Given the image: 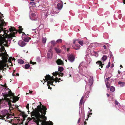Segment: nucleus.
<instances>
[{
	"label": "nucleus",
	"mask_w": 125,
	"mask_h": 125,
	"mask_svg": "<svg viewBox=\"0 0 125 125\" xmlns=\"http://www.w3.org/2000/svg\"><path fill=\"white\" fill-rule=\"evenodd\" d=\"M3 14L0 12V36L2 35L3 36L6 35V37L3 40L1 43L3 44L5 46H9L11 40L15 36V33H17V30L14 27H11L9 30H6V29L4 28L3 26L6 25V23L3 18Z\"/></svg>",
	"instance_id": "nucleus-1"
},
{
	"label": "nucleus",
	"mask_w": 125,
	"mask_h": 125,
	"mask_svg": "<svg viewBox=\"0 0 125 125\" xmlns=\"http://www.w3.org/2000/svg\"><path fill=\"white\" fill-rule=\"evenodd\" d=\"M43 114L45 115L43 113H40L38 112H31V116L34 117L28 118L27 120L28 122H30L32 124L40 123V124L42 125H53L52 122H47L45 121L46 117Z\"/></svg>",
	"instance_id": "nucleus-2"
},
{
	"label": "nucleus",
	"mask_w": 125,
	"mask_h": 125,
	"mask_svg": "<svg viewBox=\"0 0 125 125\" xmlns=\"http://www.w3.org/2000/svg\"><path fill=\"white\" fill-rule=\"evenodd\" d=\"M3 96L6 98L5 99L3 100L2 102V106L4 107H9L10 108L13 109V107L10 103L11 102L15 103L19 99V97L14 96L13 94L12 93H10L9 94L4 93Z\"/></svg>",
	"instance_id": "nucleus-3"
},
{
	"label": "nucleus",
	"mask_w": 125,
	"mask_h": 125,
	"mask_svg": "<svg viewBox=\"0 0 125 125\" xmlns=\"http://www.w3.org/2000/svg\"><path fill=\"white\" fill-rule=\"evenodd\" d=\"M84 81L86 82V85L85 86V92L87 94H89L90 91V87L93 84V77L89 76L87 77L86 76L83 77Z\"/></svg>",
	"instance_id": "nucleus-4"
},
{
	"label": "nucleus",
	"mask_w": 125,
	"mask_h": 125,
	"mask_svg": "<svg viewBox=\"0 0 125 125\" xmlns=\"http://www.w3.org/2000/svg\"><path fill=\"white\" fill-rule=\"evenodd\" d=\"M45 79L47 82V84L48 86V88L49 89L51 88L49 85L50 84H51V85H52L54 86L55 85L53 84V83L54 81H55V83H56L57 82L58 80V81H60L61 80L60 78H59L58 79V77H56L55 78V79L53 77L50 76L49 75H46V76H45Z\"/></svg>",
	"instance_id": "nucleus-5"
},
{
	"label": "nucleus",
	"mask_w": 125,
	"mask_h": 125,
	"mask_svg": "<svg viewBox=\"0 0 125 125\" xmlns=\"http://www.w3.org/2000/svg\"><path fill=\"white\" fill-rule=\"evenodd\" d=\"M82 67L83 69H86L89 67V64L86 62H83L80 64L78 67L79 71V73L85 76L84 74L82 73L83 70Z\"/></svg>",
	"instance_id": "nucleus-6"
},
{
	"label": "nucleus",
	"mask_w": 125,
	"mask_h": 125,
	"mask_svg": "<svg viewBox=\"0 0 125 125\" xmlns=\"http://www.w3.org/2000/svg\"><path fill=\"white\" fill-rule=\"evenodd\" d=\"M40 105H38L37 106V108L38 110L37 111H34L33 112H37L38 113H43L44 115H45L46 114V110H47L46 108L42 105H42L41 103H40Z\"/></svg>",
	"instance_id": "nucleus-7"
},
{
	"label": "nucleus",
	"mask_w": 125,
	"mask_h": 125,
	"mask_svg": "<svg viewBox=\"0 0 125 125\" xmlns=\"http://www.w3.org/2000/svg\"><path fill=\"white\" fill-rule=\"evenodd\" d=\"M42 10V16H44V17L45 18L50 14V12H48V10L47 7L43 8Z\"/></svg>",
	"instance_id": "nucleus-8"
},
{
	"label": "nucleus",
	"mask_w": 125,
	"mask_h": 125,
	"mask_svg": "<svg viewBox=\"0 0 125 125\" xmlns=\"http://www.w3.org/2000/svg\"><path fill=\"white\" fill-rule=\"evenodd\" d=\"M86 52L87 54H90L92 55H94L96 57L98 56V54L96 52L92 51L89 48H88L86 50Z\"/></svg>",
	"instance_id": "nucleus-9"
},
{
	"label": "nucleus",
	"mask_w": 125,
	"mask_h": 125,
	"mask_svg": "<svg viewBox=\"0 0 125 125\" xmlns=\"http://www.w3.org/2000/svg\"><path fill=\"white\" fill-rule=\"evenodd\" d=\"M8 113V111L6 109L2 110L1 112L0 117L3 118L7 115Z\"/></svg>",
	"instance_id": "nucleus-10"
},
{
	"label": "nucleus",
	"mask_w": 125,
	"mask_h": 125,
	"mask_svg": "<svg viewBox=\"0 0 125 125\" xmlns=\"http://www.w3.org/2000/svg\"><path fill=\"white\" fill-rule=\"evenodd\" d=\"M115 104L117 105V106H116V108H117L119 110L120 109H122L123 110H124V109H125V106H122L121 105L119 106L120 105V104L119 103V102L117 101L116 100H115Z\"/></svg>",
	"instance_id": "nucleus-11"
},
{
	"label": "nucleus",
	"mask_w": 125,
	"mask_h": 125,
	"mask_svg": "<svg viewBox=\"0 0 125 125\" xmlns=\"http://www.w3.org/2000/svg\"><path fill=\"white\" fill-rule=\"evenodd\" d=\"M68 59L70 61L72 62L74 61L75 58L74 56L72 54H69L68 55Z\"/></svg>",
	"instance_id": "nucleus-12"
},
{
	"label": "nucleus",
	"mask_w": 125,
	"mask_h": 125,
	"mask_svg": "<svg viewBox=\"0 0 125 125\" xmlns=\"http://www.w3.org/2000/svg\"><path fill=\"white\" fill-rule=\"evenodd\" d=\"M53 55L52 53V50L51 49L49 50L47 53V56L48 58L49 59H51L52 58Z\"/></svg>",
	"instance_id": "nucleus-13"
},
{
	"label": "nucleus",
	"mask_w": 125,
	"mask_h": 125,
	"mask_svg": "<svg viewBox=\"0 0 125 125\" xmlns=\"http://www.w3.org/2000/svg\"><path fill=\"white\" fill-rule=\"evenodd\" d=\"M1 88L2 90L4 91L8 89V88L6 85V83L4 85H1V86L0 85V89Z\"/></svg>",
	"instance_id": "nucleus-14"
},
{
	"label": "nucleus",
	"mask_w": 125,
	"mask_h": 125,
	"mask_svg": "<svg viewBox=\"0 0 125 125\" xmlns=\"http://www.w3.org/2000/svg\"><path fill=\"white\" fill-rule=\"evenodd\" d=\"M85 59L86 62L89 64L91 62L92 60L91 58L88 56L86 55V57L85 58Z\"/></svg>",
	"instance_id": "nucleus-15"
},
{
	"label": "nucleus",
	"mask_w": 125,
	"mask_h": 125,
	"mask_svg": "<svg viewBox=\"0 0 125 125\" xmlns=\"http://www.w3.org/2000/svg\"><path fill=\"white\" fill-rule=\"evenodd\" d=\"M26 43L22 41H20L18 42V45L21 47H23L25 46Z\"/></svg>",
	"instance_id": "nucleus-16"
},
{
	"label": "nucleus",
	"mask_w": 125,
	"mask_h": 125,
	"mask_svg": "<svg viewBox=\"0 0 125 125\" xmlns=\"http://www.w3.org/2000/svg\"><path fill=\"white\" fill-rule=\"evenodd\" d=\"M77 41L79 44L82 46L83 45V41H79L78 39H75L73 40V43L74 44Z\"/></svg>",
	"instance_id": "nucleus-17"
},
{
	"label": "nucleus",
	"mask_w": 125,
	"mask_h": 125,
	"mask_svg": "<svg viewBox=\"0 0 125 125\" xmlns=\"http://www.w3.org/2000/svg\"><path fill=\"white\" fill-rule=\"evenodd\" d=\"M61 3H59L57 5V7L58 10H61L63 6V2L61 1Z\"/></svg>",
	"instance_id": "nucleus-18"
},
{
	"label": "nucleus",
	"mask_w": 125,
	"mask_h": 125,
	"mask_svg": "<svg viewBox=\"0 0 125 125\" xmlns=\"http://www.w3.org/2000/svg\"><path fill=\"white\" fill-rule=\"evenodd\" d=\"M72 47L74 49L77 50L80 49V46L78 44H76L75 45H73Z\"/></svg>",
	"instance_id": "nucleus-19"
},
{
	"label": "nucleus",
	"mask_w": 125,
	"mask_h": 125,
	"mask_svg": "<svg viewBox=\"0 0 125 125\" xmlns=\"http://www.w3.org/2000/svg\"><path fill=\"white\" fill-rule=\"evenodd\" d=\"M58 65H62L63 64V61L60 59H58L56 61Z\"/></svg>",
	"instance_id": "nucleus-20"
},
{
	"label": "nucleus",
	"mask_w": 125,
	"mask_h": 125,
	"mask_svg": "<svg viewBox=\"0 0 125 125\" xmlns=\"http://www.w3.org/2000/svg\"><path fill=\"white\" fill-rule=\"evenodd\" d=\"M99 44V43H98L97 42L94 43H91L90 44L89 47H88L90 49V47H96L97 46V45Z\"/></svg>",
	"instance_id": "nucleus-21"
},
{
	"label": "nucleus",
	"mask_w": 125,
	"mask_h": 125,
	"mask_svg": "<svg viewBox=\"0 0 125 125\" xmlns=\"http://www.w3.org/2000/svg\"><path fill=\"white\" fill-rule=\"evenodd\" d=\"M3 50L4 52L3 53H2L1 54V56L3 57H5V56L7 55V52L5 50L4 48V47L3 49Z\"/></svg>",
	"instance_id": "nucleus-22"
},
{
	"label": "nucleus",
	"mask_w": 125,
	"mask_h": 125,
	"mask_svg": "<svg viewBox=\"0 0 125 125\" xmlns=\"http://www.w3.org/2000/svg\"><path fill=\"white\" fill-rule=\"evenodd\" d=\"M96 63L99 65V66H101V68H102L103 65H104V64H103L100 61H98L96 62Z\"/></svg>",
	"instance_id": "nucleus-23"
},
{
	"label": "nucleus",
	"mask_w": 125,
	"mask_h": 125,
	"mask_svg": "<svg viewBox=\"0 0 125 125\" xmlns=\"http://www.w3.org/2000/svg\"><path fill=\"white\" fill-rule=\"evenodd\" d=\"M53 74L54 76L57 75L58 74V76H62L63 75V74L62 73H60L58 72H55L54 73H53Z\"/></svg>",
	"instance_id": "nucleus-24"
},
{
	"label": "nucleus",
	"mask_w": 125,
	"mask_h": 125,
	"mask_svg": "<svg viewBox=\"0 0 125 125\" xmlns=\"http://www.w3.org/2000/svg\"><path fill=\"white\" fill-rule=\"evenodd\" d=\"M22 37L24 41L26 42H28L29 41V40L31 39L30 38L27 37H26V38H24L23 39V36H22Z\"/></svg>",
	"instance_id": "nucleus-25"
},
{
	"label": "nucleus",
	"mask_w": 125,
	"mask_h": 125,
	"mask_svg": "<svg viewBox=\"0 0 125 125\" xmlns=\"http://www.w3.org/2000/svg\"><path fill=\"white\" fill-rule=\"evenodd\" d=\"M119 84L120 85L121 87H123L125 85V83L124 82H122L121 81H119L118 82Z\"/></svg>",
	"instance_id": "nucleus-26"
},
{
	"label": "nucleus",
	"mask_w": 125,
	"mask_h": 125,
	"mask_svg": "<svg viewBox=\"0 0 125 125\" xmlns=\"http://www.w3.org/2000/svg\"><path fill=\"white\" fill-rule=\"evenodd\" d=\"M83 96H82L80 100V105H82V104L84 103V101L83 100Z\"/></svg>",
	"instance_id": "nucleus-27"
},
{
	"label": "nucleus",
	"mask_w": 125,
	"mask_h": 125,
	"mask_svg": "<svg viewBox=\"0 0 125 125\" xmlns=\"http://www.w3.org/2000/svg\"><path fill=\"white\" fill-rule=\"evenodd\" d=\"M115 90V89L114 87L113 86H111L110 87V91L111 92H114Z\"/></svg>",
	"instance_id": "nucleus-28"
},
{
	"label": "nucleus",
	"mask_w": 125,
	"mask_h": 125,
	"mask_svg": "<svg viewBox=\"0 0 125 125\" xmlns=\"http://www.w3.org/2000/svg\"><path fill=\"white\" fill-rule=\"evenodd\" d=\"M18 62L20 64H22L23 63L24 61L21 59H20L18 60Z\"/></svg>",
	"instance_id": "nucleus-29"
},
{
	"label": "nucleus",
	"mask_w": 125,
	"mask_h": 125,
	"mask_svg": "<svg viewBox=\"0 0 125 125\" xmlns=\"http://www.w3.org/2000/svg\"><path fill=\"white\" fill-rule=\"evenodd\" d=\"M54 49L57 53H60V50L58 48H55Z\"/></svg>",
	"instance_id": "nucleus-30"
},
{
	"label": "nucleus",
	"mask_w": 125,
	"mask_h": 125,
	"mask_svg": "<svg viewBox=\"0 0 125 125\" xmlns=\"http://www.w3.org/2000/svg\"><path fill=\"white\" fill-rule=\"evenodd\" d=\"M30 67V65L29 64H27L25 65V68L26 69H28Z\"/></svg>",
	"instance_id": "nucleus-31"
},
{
	"label": "nucleus",
	"mask_w": 125,
	"mask_h": 125,
	"mask_svg": "<svg viewBox=\"0 0 125 125\" xmlns=\"http://www.w3.org/2000/svg\"><path fill=\"white\" fill-rule=\"evenodd\" d=\"M101 59L103 61H105L107 59V57L105 55H104L102 57Z\"/></svg>",
	"instance_id": "nucleus-32"
},
{
	"label": "nucleus",
	"mask_w": 125,
	"mask_h": 125,
	"mask_svg": "<svg viewBox=\"0 0 125 125\" xmlns=\"http://www.w3.org/2000/svg\"><path fill=\"white\" fill-rule=\"evenodd\" d=\"M46 37H43L42 38V42L43 43H46Z\"/></svg>",
	"instance_id": "nucleus-33"
},
{
	"label": "nucleus",
	"mask_w": 125,
	"mask_h": 125,
	"mask_svg": "<svg viewBox=\"0 0 125 125\" xmlns=\"http://www.w3.org/2000/svg\"><path fill=\"white\" fill-rule=\"evenodd\" d=\"M110 84L108 82H107L106 84V86L107 88H109L110 86Z\"/></svg>",
	"instance_id": "nucleus-34"
},
{
	"label": "nucleus",
	"mask_w": 125,
	"mask_h": 125,
	"mask_svg": "<svg viewBox=\"0 0 125 125\" xmlns=\"http://www.w3.org/2000/svg\"><path fill=\"white\" fill-rule=\"evenodd\" d=\"M51 44L52 45L54 46L55 45L56 43V42L54 40L52 41L51 42Z\"/></svg>",
	"instance_id": "nucleus-35"
},
{
	"label": "nucleus",
	"mask_w": 125,
	"mask_h": 125,
	"mask_svg": "<svg viewBox=\"0 0 125 125\" xmlns=\"http://www.w3.org/2000/svg\"><path fill=\"white\" fill-rule=\"evenodd\" d=\"M63 69V68L62 67H60L58 68V70L61 72L62 71Z\"/></svg>",
	"instance_id": "nucleus-36"
},
{
	"label": "nucleus",
	"mask_w": 125,
	"mask_h": 125,
	"mask_svg": "<svg viewBox=\"0 0 125 125\" xmlns=\"http://www.w3.org/2000/svg\"><path fill=\"white\" fill-rule=\"evenodd\" d=\"M89 109H90V111H89L88 112L89 114L87 115L88 116V117H89L90 116H89L90 115H91L92 114V113H90V112H92V110L91 109H90V108H89Z\"/></svg>",
	"instance_id": "nucleus-37"
},
{
	"label": "nucleus",
	"mask_w": 125,
	"mask_h": 125,
	"mask_svg": "<svg viewBox=\"0 0 125 125\" xmlns=\"http://www.w3.org/2000/svg\"><path fill=\"white\" fill-rule=\"evenodd\" d=\"M62 42V40L61 39H59L56 41V42L58 43H61Z\"/></svg>",
	"instance_id": "nucleus-38"
},
{
	"label": "nucleus",
	"mask_w": 125,
	"mask_h": 125,
	"mask_svg": "<svg viewBox=\"0 0 125 125\" xmlns=\"http://www.w3.org/2000/svg\"><path fill=\"white\" fill-rule=\"evenodd\" d=\"M39 28L40 29H41L43 28V25L42 24H41L39 26Z\"/></svg>",
	"instance_id": "nucleus-39"
},
{
	"label": "nucleus",
	"mask_w": 125,
	"mask_h": 125,
	"mask_svg": "<svg viewBox=\"0 0 125 125\" xmlns=\"http://www.w3.org/2000/svg\"><path fill=\"white\" fill-rule=\"evenodd\" d=\"M110 64H111L110 62H109L108 63V65L106 66V68H108L110 66Z\"/></svg>",
	"instance_id": "nucleus-40"
},
{
	"label": "nucleus",
	"mask_w": 125,
	"mask_h": 125,
	"mask_svg": "<svg viewBox=\"0 0 125 125\" xmlns=\"http://www.w3.org/2000/svg\"><path fill=\"white\" fill-rule=\"evenodd\" d=\"M19 31L20 33H21L22 30V29L21 27V26H19Z\"/></svg>",
	"instance_id": "nucleus-41"
},
{
	"label": "nucleus",
	"mask_w": 125,
	"mask_h": 125,
	"mask_svg": "<svg viewBox=\"0 0 125 125\" xmlns=\"http://www.w3.org/2000/svg\"><path fill=\"white\" fill-rule=\"evenodd\" d=\"M112 76V75H111V76L110 77H108L107 78H106L105 79V82L106 81H108L109 80L110 78Z\"/></svg>",
	"instance_id": "nucleus-42"
},
{
	"label": "nucleus",
	"mask_w": 125,
	"mask_h": 125,
	"mask_svg": "<svg viewBox=\"0 0 125 125\" xmlns=\"http://www.w3.org/2000/svg\"><path fill=\"white\" fill-rule=\"evenodd\" d=\"M36 60L37 62H40L41 61L40 58L39 57H37L36 58Z\"/></svg>",
	"instance_id": "nucleus-43"
},
{
	"label": "nucleus",
	"mask_w": 125,
	"mask_h": 125,
	"mask_svg": "<svg viewBox=\"0 0 125 125\" xmlns=\"http://www.w3.org/2000/svg\"><path fill=\"white\" fill-rule=\"evenodd\" d=\"M12 116L11 115H7L6 118L8 119L9 118H11Z\"/></svg>",
	"instance_id": "nucleus-44"
},
{
	"label": "nucleus",
	"mask_w": 125,
	"mask_h": 125,
	"mask_svg": "<svg viewBox=\"0 0 125 125\" xmlns=\"http://www.w3.org/2000/svg\"><path fill=\"white\" fill-rule=\"evenodd\" d=\"M30 4H31V5L32 6H34L35 5V3L34 2H30Z\"/></svg>",
	"instance_id": "nucleus-45"
},
{
	"label": "nucleus",
	"mask_w": 125,
	"mask_h": 125,
	"mask_svg": "<svg viewBox=\"0 0 125 125\" xmlns=\"http://www.w3.org/2000/svg\"><path fill=\"white\" fill-rule=\"evenodd\" d=\"M29 104H27V105H26V108L28 109H29Z\"/></svg>",
	"instance_id": "nucleus-46"
},
{
	"label": "nucleus",
	"mask_w": 125,
	"mask_h": 125,
	"mask_svg": "<svg viewBox=\"0 0 125 125\" xmlns=\"http://www.w3.org/2000/svg\"><path fill=\"white\" fill-rule=\"evenodd\" d=\"M32 16L33 17H34L35 16V14L34 13H32L31 14Z\"/></svg>",
	"instance_id": "nucleus-47"
},
{
	"label": "nucleus",
	"mask_w": 125,
	"mask_h": 125,
	"mask_svg": "<svg viewBox=\"0 0 125 125\" xmlns=\"http://www.w3.org/2000/svg\"><path fill=\"white\" fill-rule=\"evenodd\" d=\"M53 12H54L53 13V12H52V13H53V14H57L58 13V12H56V11H55V12H54V11H53Z\"/></svg>",
	"instance_id": "nucleus-48"
},
{
	"label": "nucleus",
	"mask_w": 125,
	"mask_h": 125,
	"mask_svg": "<svg viewBox=\"0 0 125 125\" xmlns=\"http://www.w3.org/2000/svg\"><path fill=\"white\" fill-rule=\"evenodd\" d=\"M112 54V53H111L110 54V58H111L113 56Z\"/></svg>",
	"instance_id": "nucleus-49"
},
{
	"label": "nucleus",
	"mask_w": 125,
	"mask_h": 125,
	"mask_svg": "<svg viewBox=\"0 0 125 125\" xmlns=\"http://www.w3.org/2000/svg\"><path fill=\"white\" fill-rule=\"evenodd\" d=\"M89 94H87V93H86V94H87V95L86 96V97L87 98L89 96V95H88Z\"/></svg>",
	"instance_id": "nucleus-50"
},
{
	"label": "nucleus",
	"mask_w": 125,
	"mask_h": 125,
	"mask_svg": "<svg viewBox=\"0 0 125 125\" xmlns=\"http://www.w3.org/2000/svg\"><path fill=\"white\" fill-rule=\"evenodd\" d=\"M103 47L104 49H106V46L105 45H104L103 46Z\"/></svg>",
	"instance_id": "nucleus-51"
},
{
	"label": "nucleus",
	"mask_w": 125,
	"mask_h": 125,
	"mask_svg": "<svg viewBox=\"0 0 125 125\" xmlns=\"http://www.w3.org/2000/svg\"><path fill=\"white\" fill-rule=\"evenodd\" d=\"M50 21L51 22H52L53 21V19L52 18L50 19Z\"/></svg>",
	"instance_id": "nucleus-52"
},
{
	"label": "nucleus",
	"mask_w": 125,
	"mask_h": 125,
	"mask_svg": "<svg viewBox=\"0 0 125 125\" xmlns=\"http://www.w3.org/2000/svg\"><path fill=\"white\" fill-rule=\"evenodd\" d=\"M18 106L17 105H15V107L18 108Z\"/></svg>",
	"instance_id": "nucleus-53"
},
{
	"label": "nucleus",
	"mask_w": 125,
	"mask_h": 125,
	"mask_svg": "<svg viewBox=\"0 0 125 125\" xmlns=\"http://www.w3.org/2000/svg\"><path fill=\"white\" fill-rule=\"evenodd\" d=\"M114 66V64H112L111 66V67H113Z\"/></svg>",
	"instance_id": "nucleus-54"
},
{
	"label": "nucleus",
	"mask_w": 125,
	"mask_h": 125,
	"mask_svg": "<svg viewBox=\"0 0 125 125\" xmlns=\"http://www.w3.org/2000/svg\"><path fill=\"white\" fill-rule=\"evenodd\" d=\"M80 118H79V119L78 120V123L80 121Z\"/></svg>",
	"instance_id": "nucleus-55"
},
{
	"label": "nucleus",
	"mask_w": 125,
	"mask_h": 125,
	"mask_svg": "<svg viewBox=\"0 0 125 125\" xmlns=\"http://www.w3.org/2000/svg\"><path fill=\"white\" fill-rule=\"evenodd\" d=\"M32 91H29V93L31 94L32 93Z\"/></svg>",
	"instance_id": "nucleus-56"
},
{
	"label": "nucleus",
	"mask_w": 125,
	"mask_h": 125,
	"mask_svg": "<svg viewBox=\"0 0 125 125\" xmlns=\"http://www.w3.org/2000/svg\"><path fill=\"white\" fill-rule=\"evenodd\" d=\"M106 94L107 95V96L108 97H109L110 95L109 94Z\"/></svg>",
	"instance_id": "nucleus-57"
},
{
	"label": "nucleus",
	"mask_w": 125,
	"mask_h": 125,
	"mask_svg": "<svg viewBox=\"0 0 125 125\" xmlns=\"http://www.w3.org/2000/svg\"><path fill=\"white\" fill-rule=\"evenodd\" d=\"M30 63L31 64H33V62H32V61H30Z\"/></svg>",
	"instance_id": "nucleus-58"
},
{
	"label": "nucleus",
	"mask_w": 125,
	"mask_h": 125,
	"mask_svg": "<svg viewBox=\"0 0 125 125\" xmlns=\"http://www.w3.org/2000/svg\"><path fill=\"white\" fill-rule=\"evenodd\" d=\"M16 75H17V76H19V73H16Z\"/></svg>",
	"instance_id": "nucleus-59"
},
{
	"label": "nucleus",
	"mask_w": 125,
	"mask_h": 125,
	"mask_svg": "<svg viewBox=\"0 0 125 125\" xmlns=\"http://www.w3.org/2000/svg\"><path fill=\"white\" fill-rule=\"evenodd\" d=\"M124 0V1L123 2L124 4H125V0Z\"/></svg>",
	"instance_id": "nucleus-60"
},
{
	"label": "nucleus",
	"mask_w": 125,
	"mask_h": 125,
	"mask_svg": "<svg viewBox=\"0 0 125 125\" xmlns=\"http://www.w3.org/2000/svg\"><path fill=\"white\" fill-rule=\"evenodd\" d=\"M12 75L13 76H15V74H13V73L12 74Z\"/></svg>",
	"instance_id": "nucleus-61"
},
{
	"label": "nucleus",
	"mask_w": 125,
	"mask_h": 125,
	"mask_svg": "<svg viewBox=\"0 0 125 125\" xmlns=\"http://www.w3.org/2000/svg\"><path fill=\"white\" fill-rule=\"evenodd\" d=\"M28 125V123H25V125Z\"/></svg>",
	"instance_id": "nucleus-62"
},
{
	"label": "nucleus",
	"mask_w": 125,
	"mask_h": 125,
	"mask_svg": "<svg viewBox=\"0 0 125 125\" xmlns=\"http://www.w3.org/2000/svg\"><path fill=\"white\" fill-rule=\"evenodd\" d=\"M86 123H87L86 122H84V125H86Z\"/></svg>",
	"instance_id": "nucleus-63"
},
{
	"label": "nucleus",
	"mask_w": 125,
	"mask_h": 125,
	"mask_svg": "<svg viewBox=\"0 0 125 125\" xmlns=\"http://www.w3.org/2000/svg\"><path fill=\"white\" fill-rule=\"evenodd\" d=\"M33 64H36V62H33Z\"/></svg>",
	"instance_id": "nucleus-64"
}]
</instances>
